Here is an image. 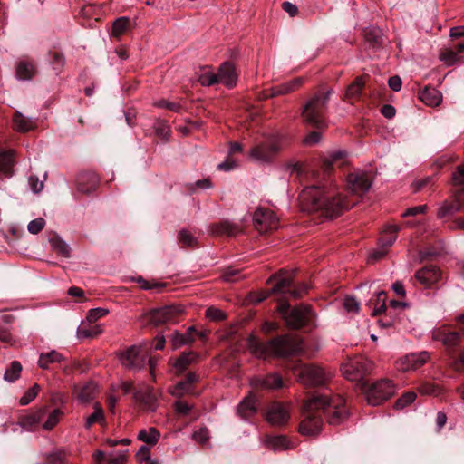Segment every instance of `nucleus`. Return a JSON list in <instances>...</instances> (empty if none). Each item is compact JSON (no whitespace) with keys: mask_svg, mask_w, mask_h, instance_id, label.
<instances>
[{"mask_svg":"<svg viewBox=\"0 0 464 464\" xmlns=\"http://www.w3.org/2000/svg\"><path fill=\"white\" fill-rule=\"evenodd\" d=\"M45 226V220L43 218H37L29 222L27 230L33 235L38 234Z\"/></svg>","mask_w":464,"mask_h":464,"instance_id":"50","label":"nucleus"},{"mask_svg":"<svg viewBox=\"0 0 464 464\" xmlns=\"http://www.w3.org/2000/svg\"><path fill=\"white\" fill-rule=\"evenodd\" d=\"M197 359L196 353L189 352L182 353L176 361L174 367L179 372L184 371L189 364Z\"/></svg>","mask_w":464,"mask_h":464,"instance_id":"38","label":"nucleus"},{"mask_svg":"<svg viewBox=\"0 0 464 464\" xmlns=\"http://www.w3.org/2000/svg\"><path fill=\"white\" fill-rule=\"evenodd\" d=\"M297 371L298 381L304 385H321L331 377L330 372L314 365H303Z\"/></svg>","mask_w":464,"mask_h":464,"instance_id":"10","label":"nucleus"},{"mask_svg":"<svg viewBox=\"0 0 464 464\" xmlns=\"http://www.w3.org/2000/svg\"><path fill=\"white\" fill-rule=\"evenodd\" d=\"M13 164V152L0 154V173L9 174Z\"/></svg>","mask_w":464,"mask_h":464,"instance_id":"42","label":"nucleus"},{"mask_svg":"<svg viewBox=\"0 0 464 464\" xmlns=\"http://www.w3.org/2000/svg\"><path fill=\"white\" fill-rule=\"evenodd\" d=\"M135 398L140 401L149 411H154L157 408L156 394L149 386H144L142 389L135 392Z\"/></svg>","mask_w":464,"mask_h":464,"instance_id":"20","label":"nucleus"},{"mask_svg":"<svg viewBox=\"0 0 464 464\" xmlns=\"http://www.w3.org/2000/svg\"><path fill=\"white\" fill-rule=\"evenodd\" d=\"M373 369V362L366 358L353 359L342 366L343 375L353 382H357L360 389L365 386L367 382L364 376L369 374Z\"/></svg>","mask_w":464,"mask_h":464,"instance_id":"6","label":"nucleus"},{"mask_svg":"<svg viewBox=\"0 0 464 464\" xmlns=\"http://www.w3.org/2000/svg\"><path fill=\"white\" fill-rule=\"evenodd\" d=\"M237 166V162L230 155L221 163L218 164V168L220 170L229 171Z\"/></svg>","mask_w":464,"mask_h":464,"instance_id":"58","label":"nucleus"},{"mask_svg":"<svg viewBox=\"0 0 464 464\" xmlns=\"http://www.w3.org/2000/svg\"><path fill=\"white\" fill-rule=\"evenodd\" d=\"M431 337L435 341H440L444 345L452 347L457 345L461 338L460 332L449 331L447 325L434 328L431 331Z\"/></svg>","mask_w":464,"mask_h":464,"instance_id":"16","label":"nucleus"},{"mask_svg":"<svg viewBox=\"0 0 464 464\" xmlns=\"http://www.w3.org/2000/svg\"><path fill=\"white\" fill-rule=\"evenodd\" d=\"M63 359V357L61 353L56 351H51L40 355L38 364L41 368L47 369L50 363L60 362Z\"/></svg>","mask_w":464,"mask_h":464,"instance_id":"32","label":"nucleus"},{"mask_svg":"<svg viewBox=\"0 0 464 464\" xmlns=\"http://www.w3.org/2000/svg\"><path fill=\"white\" fill-rule=\"evenodd\" d=\"M244 277L245 276L241 275V271L234 267H227L222 274V278L227 282H237Z\"/></svg>","mask_w":464,"mask_h":464,"instance_id":"44","label":"nucleus"},{"mask_svg":"<svg viewBox=\"0 0 464 464\" xmlns=\"http://www.w3.org/2000/svg\"><path fill=\"white\" fill-rule=\"evenodd\" d=\"M415 277L421 284L430 285L439 280L440 272L436 266H430L417 271Z\"/></svg>","mask_w":464,"mask_h":464,"instance_id":"22","label":"nucleus"},{"mask_svg":"<svg viewBox=\"0 0 464 464\" xmlns=\"http://www.w3.org/2000/svg\"><path fill=\"white\" fill-rule=\"evenodd\" d=\"M303 82L302 78H296L273 89L271 96L286 94L295 91Z\"/></svg>","mask_w":464,"mask_h":464,"instance_id":"31","label":"nucleus"},{"mask_svg":"<svg viewBox=\"0 0 464 464\" xmlns=\"http://www.w3.org/2000/svg\"><path fill=\"white\" fill-rule=\"evenodd\" d=\"M199 83L203 86H210L218 83V74L208 68H202L198 78Z\"/></svg>","mask_w":464,"mask_h":464,"instance_id":"36","label":"nucleus"},{"mask_svg":"<svg viewBox=\"0 0 464 464\" xmlns=\"http://www.w3.org/2000/svg\"><path fill=\"white\" fill-rule=\"evenodd\" d=\"M126 459V451H113L107 457L110 464H122Z\"/></svg>","mask_w":464,"mask_h":464,"instance_id":"52","label":"nucleus"},{"mask_svg":"<svg viewBox=\"0 0 464 464\" xmlns=\"http://www.w3.org/2000/svg\"><path fill=\"white\" fill-rule=\"evenodd\" d=\"M108 313H109V310L106 308H102V307L93 308L88 312L86 320L89 323L92 324V323H95L100 318L105 316Z\"/></svg>","mask_w":464,"mask_h":464,"instance_id":"48","label":"nucleus"},{"mask_svg":"<svg viewBox=\"0 0 464 464\" xmlns=\"http://www.w3.org/2000/svg\"><path fill=\"white\" fill-rule=\"evenodd\" d=\"M191 391V385L188 384L187 382H179L171 391L174 396H182L185 393H188Z\"/></svg>","mask_w":464,"mask_h":464,"instance_id":"53","label":"nucleus"},{"mask_svg":"<svg viewBox=\"0 0 464 464\" xmlns=\"http://www.w3.org/2000/svg\"><path fill=\"white\" fill-rule=\"evenodd\" d=\"M171 341L173 343L174 348H178L181 345L191 343L194 339L193 337H189L176 332L173 334Z\"/></svg>","mask_w":464,"mask_h":464,"instance_id":"49","label":"nucleus"},{"mask_svg":"<svg viewBox=\"0 0 464 464\" xmlns=\"http://www.w3.org/2000/svg\"><path fill=\"white\" fill-rule=\"evenodd\" d=\"M266 420L275 426L286 423L290 419V407L281 402L272 403L266 412Z\"/></svg>","mask_w":464,"mask_h":464,"instance_id":"15","label":"nucleus"},{"mask_svg":"<svg viewBox=\"0 0 464 464\" xmlns=\"http://www.w3.org/2000/svg\"><path fill=\"white\" fill-rule=\"evenodd\" d=\"M237 227L228 221H225L220 224L219 232L222 234H226L228 237L235 236L237 233Z\"/></svg>","mask_w":464,"mask_h":464,"instance_id":"56","label":"nucleus"},{"mask_svg":"<svg viewBox=\"0 0 464 464\" xmlns=\"http://www.w3.org/2000/svg\"><path fill=\"white\" fill-rule=\"evenodd\" d=\"M419 392L423 394H430L437 396L440 393V390L438 386L431 383H425L419 387Z\"/></svg>","mask_w":464,"mask_h":464,"instance_id":"57","label":"nucleus"},{"mask_svg":"<svg viewBox=\"0 0 464 464\" xmlns=\"http://www.w3.org/2000/svg\"><path fill=\"white\" fill-rule=\"evenodd\" d=\"M343 306L349 313H358L360 309V304L354 297H346L343 300Z\"/></svg>","mask_w":464,"mask_h":464,"instance_id":"54","label":"nucleus"},{"mask_svg":"<svg viewBox=\"0 0 464 464\" xmlns=\"http://www.w3.org/2000/svg\"><path fill=\"white\" fill-rule=\"evenodd\" d=\"M247 347L252 354L262 359L292 355L303 348L301 339L289 334L277 336L266 343H262L255 335H250Z\"/></svg>","mask_w":464,"mask_h":464,"instance_id":"3","label":"nucleus"},{"mask_svg":"<svg viewBox=\"0 0 464 464\" xmlns=\"http://www.w3.org/2000/svg\"><path fill=\"white\" fill-rule=\"evenodd\" d=\"M364 37L372 46H378L382 42V32L378 27H369L365 30Z\"/></svg>","mask_w":464,"mask_h":464,"instance_id":"35","label":"nucleus"},{"mask_svg":"<svg viewBox=\"0 0 464 464\" xmlns=\"http://www.w3.org/2000/svg\"><path fill=\"white\" fill-rule=\"evenodd\" d=\"M430 359L428 352L410 353L396 362V367L401 372L415 371L424 365Z\"/></svg>","mask_w":464,"mask_h":464,"instance_id":"14","label":"nucleus"},{"mask_svg":"<svg viewBox=\"0 0 464 464\" xmlns=\"http://www.w3.org/2000/svg\"><path fill=\"white\" fill-rule=\"evenodd\" d=\"M101 333H102V329L98 325L89 326V327L84 326V325H80L77 329L76 334H77L78 338L82 339V338L95 337L98 334H100Z\"/></svg>","mask_w":464,"mask_h":464,"instance_id":"41","label":"nucleus"},{"mask_svg":"<svg viewBox=\"0 0 464 464\" xmlns=\"http://www.w3.org/2000/svg\"><path fill=\"white\" fill-rule=\"evenodd\" d=\"M277 311L287 326L294 329H298L312 324L315 317V314L311 309L310 305L301 304L297 307L291 308L287 301H282L277 307Z\"/></svg>","mask_w":464,"mask_h":464,"instance_id":"4","label":"nucleus"},{"mask_svg":"<svg viewBox=\"0 0 464 464\" xmlns=\"http://www.w3.org/2000/svg\"><path fill=\"white\" fill-rule=\"evenodd\" d=\"M129 24V18L127 17H120L115 20L112 24V34L115 37L121 36L125 30L127 29Z\"/></svg>","mask_w":464,"mask_h":464,"instance_id":"43","label":"nucleus"},{"mask_svg":"<svg viewBox=\"0 0 464 464\" xmlns=\"http://www.w3.org/2000/svg\"><path fill=\"white\" fill-rule=\"evenodd\" d=\"M309 285L307 284H301L295 289L290 292L291 295L295 298H301L308 292Z\"/></svg>","mask_w":464,"mask_h":464,"instance_id":"62","label":"nucleus"},{"mask_svg":"<svg viewBox=\"0 0 464 464\" xmlns=\"http://www.w3.org/2000/svg\"><path fill=\"white\" fill-rule=\"evenodd\" d=\"M452 180L455 185L461 186L464 184V165L457 168L452 174Z\"/></svg>","mask_w":464,"mask_h":464,"instance_id":"60","label":"nucleus"},{"mask_svg":"<svg viewBox=\"0 0 464 464\" xmlns=\"http://www.w3.org/2000/svg\"><path fill=\"white\" fill-rule=\"evenodd\" d=\"M347 184L352 193L362 196L372 186L371 175L363 170H355L347 177Z\"/></svg>","mask_w":464,"mask_h":464,"instance_id":"12","label":"nucleus"},{"mask_svg":"<svg viewBox=\"0 0 464 464\" xmlns=\"http://www.w3.org/2000/svg\"><path fill=\"white\" fill-rule=\"evenodd\" d=\"M300 199L307 210H323L330 218L338 216L351 206L335 188L325 186L305 188L300 194Z\"/></svg>","mask_w":464,"mask_h":464,"instance_id":"2","label":"nucleus"},{"mask_svg":"<svg viewBox=\"0 0 464 464\" xmlns=\"http://www.w3.org/2000/svg\"><path fill=\"white\" fill-rule=\"evenodd\" d=\"M419 98L429 106H437L442 100V96L439 91L428 87L419 92Z\"/></svg>","mask_w":464,"mask_h":464,"instance_id":"23","label":"nucleus"},{"mask_svg":"<svg viewBox=\"0 0 464 464\" xmlns=\"http://www.w3.org/2000/svg\"><path fill=\"white\" fill-rule=\"evenodd\" d=\"M193 438L199 443H205L209 438V432L207 428H200L193 433Z\"/></svg>","mask_w":464,"mask_h":464,"instance_id":"59","label":"nucleus"},{"mask_svg":"<svg viewBox=\"0 0 464 464\" xmlns=\"http://www.w3.org/2000/svg\"><path fill=\"white\" fill-rule=\"evenodd\" d=\"M415 398L416 395L414 392H407L396 401L394 406L396 409H403L410 403L413 402Z\"/></svg>","mask_w":464,"mask_h":464,"instance_id":"51","label":"nucleus"},{"mask_svg":"<svg viewBox=\"0 0 464 464\" xmlns=\"http://www.w3.org/2000/svg\"><path fill=\"white\" fill-rule=\"evenodd\" d=\"M365 85V77L364 76H358L355 78L353 82H352L345 93V97L348 99L356 98L361 94V92L362 88Z\"/></svg>","mask_w":464,"mask_h":464,"instance_id":"29","label":"nucleus"},{"mask_svg":"<svg viewBox=\"0 0 464 464\" xmlns=\"http://www.w3.org/2000/svg\"><path fill=\"white\" fill-rule=\"evenodd\" d=\"M238 414L243 419H247L256 411V399L253 394H249L238 405L237 408Z\"/></svg>","mask_w":464,"mask_h":464,"instance_id":"25","label":"nucleus"},{"mask_svg":"<svg viewBox=\"0 0 464 464\" xmlns=\"http://www.w3.org/2000/svg\"><path fill=\"white\" fill-rule=\"evenodd\" d=\"M274 280H276V285L271 290V293L275 294H284L286 293L289 287L293 284V279L290 276L280 274L275 277ZM272 280V278L270 279Z\"/></svg>","mask_w":464,"mask_h":464,"instance_id":"28","label":"nucleus"},{"mask_svg":"<svg viewBox=\"0 0 464 464\" xmlns=\"http://www.w3.org/2000/svg\"><path fill=\"white\" fill-rule=\"evenodd\" d=\"M14 128L18 131H27L34 128V121L16 111L13 118Z\"/></svg>","mask_w":464,"mask_h":464,"instance_id":"27","label":"nucleus"},{"mask_svg":"<svg viewBox=\"0 0 464 464\" xmlns=\"http://www.w3.org/2000/svg\"><path fill=\"white\" fill-rule=\"evenodd\" d=\"M52 249L58 253L59 255L63 256V257H69L71 253V247L70 246L63 241V239L59 237L53 238L50 241Z\"/></svg>","mask_w":464,"mask_h":464,"instance_id":"37","label":"nucleus"},{"mask_svg":"<svg viewBox=\"0 0 464 464\" xmlns=\"http://www.w3.org/2000/svg\"><path fill=\"white\" fill-rule=\"evenodd\" d=\"M255 227L260 233H266L278 227V219L271 210L257 208L253 218Z\"/></svg>","mask_w":464,"mask_h":464,"instance_id":"13","label":"nucleus"},{"mask_svg":"<svg viewBox=\"0 0 464 464\" xmlns=\"http://www.w3.org/2000/svg\"><path fill=\"white\" fill-rule=\"evenodd\" d=\"M282 149L283 143L281 138L273 136L265 142L253 148L250 152V157L257 162H269Z\"/></svg>","mask_w":464,"mask_h":464,"instance_id":"9","label":"nucleus"},{"mask_svg":"<svg viewBox=\"0 0 464 464\" xmlns=\"http://www.w3.org/2000/svg\"><path fill=\"white\" fill-rule=\"evenodd\" d=\"M36 73V68L33 61L23 59L15 65V77L19 81H30Z\"/></svg>","mask_w":464,"mask_h":464,"instance_id":"19","label":"nucleus"},{"mask_svg":"<svg viewBox=\"0 0 464 464\" xmlns=\"http://www.w3.org/2000/svg\"><path fill=\"white\" fill-rule=\"evenodd\" d=\"M138 455L140 459L148 462V464H159L157 460L151 459L150 457V449L147 446H141Z\"/></svg>","mask_w":464,"mask_h":464,"instance_id":"61","label":"nucleus"},{"mask_svg":"<svg viewBox=\"0 0 464 464\" xmlns=\"http://www.w3.org/2000/svg\"><path fill=\"white\" fill-rule=\"evenodd\" d=\"M45 417V408H41L38 411L24 416L20 421L21 426L25 429H34L36 425L40 424Z\"/></svg>","mask_w":464,"mask_h":464,"instance_id":"24","label":"nucleus"},{"mask_svg":"<svg viewBox=\"0 0 464 464\" xmlns=\"http://www.w3.org/2000/svg\"><path fill=\"white\" fill-rule=\"evenodd\" d=\"M369 404L376 406L390 399L395 392V386L390 380L382 379L372 385L365 383L361 389Z\"/></svg>","mask_w":464,"mask_h":464,"instance_id":"7","label":"nucleus"},{"mask_svg":"<svg viewBox=\"0 0 464 464\" xmlns=\"http://www.w3.org/2000/svg\"><path fill=\"white\" fill-rule=\"evenodd\" d=\"M319 409L326 411L331 425H338L348 417L345 401L342 396L336 395L333 398H328L326 395L313 396L304 404V419L299 426L302 435L314 436L319 433L322 420L314 412Z\"/></svg>","mask_w":464,"mask_h":464,"instance_id":"1","label":"nucleus"},{"mask_svg":"<svg viewBox=\"0 0 464 464\" xmlns=\"http://www.w3.org/2000/svg\"><path fill=\"white\" fill-rule=\"evenodd\" d=\"M182 311V308L179 305H166L144 314L142 319L145 323L159 326L167 323H175L177 316L179 315Z\"/></svg>","mask_w":464,"mask_h":464,"instance_id":"8","label":"nucleus"},{"mask_svg":"<svg viewBox=\"0 0 464 464\" xmlns=\"http://www.w3.org/2000/svg\"><path fill=\"white\" fill-rule=\"evenodd\" d=\"M40 391V386L34 384L32 388L25 392V393L20 399L21 405H27L37 396Z\"/></svg>","mask_w":464,"mask_h":464,"instance_id":"47","label":"nucleus"},{"mask_svg":"<svg viewBox=\"0 0 464 464\" xmlns=\"http://www.w3.org/2000/svg\"><path fill=\"white\" fill-rule=\"evenodd\" d=\"M206 316L212 321H221L225 319V314L218 308L209 307L206 310Z\"/></svg>","mask_w":464,"mask_h":464,"instance_id":"55","label":"nucleus"},{"mask_svg":"<svg viewBox=\"0 0 464 464\" xmlns=\"http://www.w3.org/2000/svg\"><path fill=\"white\" fill-rule=\"evenodd\" d=\"M22 365L19 362L14 361L10 366L5 370L4 379L9 382L16 381L21 374Z\"/></svg>","mask_w":464,"mask_h":464,"instance_id":"39","label":"nucleus"},{"mask_svg":"<svg viewBox=\"0 0 464 464\" xmlns=\"http://www.w3.org/2000/svg\"><path fill=\"white\" fill-rule=\"evenodd\" d=\"M147 354L141 352V347L133 345L119 355L121 363L126 369L137 372L145 366Z\"/></svg>","mask_w":464,"mask_h":464,"instance_id":"11","label":"nucleus"},{"mask_svg":"<svg viewBox=\"0 0 464 464\" xmlns=\"http://www.w3.org/2000/svg\"><path fill=\"white\" fill-rule=\"evenodd\" d=\"M237 73L235 67L230 63H224L220 65L218 73V82L222 83L227 87H233L237 82Z\"/></svg>","mask_w":464,"mask_h":464,"instance_id":"18","label":"nucleus"},{"mask_svg":"<svg viewBox=\"0 0 464 464\" xmlns=\"http://www.w3.org/2000/svg\"><path fill=\"white\" fill-rule=\"evenodd\" d=\"M98 392V386L94 382H88L75 387L74 393L82 402H88L92 400Z\"/></svg>","mask_w":464,"mask_h":464,"instance_id":"21","label":"nucleus"},{"mask_svg":"<svg viewBox=\"0 0 464 464\" xmlns=\"http://www.w3.org/2000/svg\"><path fill=\"white\" fill-rule=\"evenodd\" d=\"M63 415V411L60 409H54L48 413L46 420L43 422L42 427L44 430H49L55 427Z\"/></svg>","mask_w":464,"mask_h":464,"instance_id":"40","label":"nucleus"},{"mask_svg":"<svg viewBox=\"0 0 464 464\" xmlns=\"http://www.w3.org/2000/svg\"><path fill=\"white\" fill-rule=\"evenodd\" d=\"M266 443L274 450H285L294 447L293 443L285 436L267 437Z\"/></svg>","mask_w":464,"mask_h":464,"instance_id":"26","label":"nucleus"},{"mask_svg":"<svg viewBox=\"0 0 464 464\" xmlns=\"http://www.w3.org/2000/svg\"><path fill=\"white\" fill-rule=\"evenodd\" d=\"M252 386L266 390H275L284 387V382L277 373H271L266 376L255 377L251 381Z\"/></svg>","mask_w":464,"mask_h":464,"instance_id":"17","label":"nucleus"},{"mask_svg":"<svg viewBox=\"0 0 464 464\" xmlns=\"http://www.w3.org/2000/svg\"><path fill=\"white\" fill-rule=\"evenodd\" d=\"M160 432L153 427L148 430H141L138 434V439L147 444L156 445L160 439Z\"/></svg>","mask_w":464,"mask_h":464,"instance_id":"30","label":"nucleus"},{"mask_svg":"<svg viewBox=\"0 0 464 464\" xmlns=\"http://www.w3.org/2000/svg\"><path fill=\"white\" fill-rule=\"evenodd\" d=\"M331 94V91L325 93L316 94L308 102L302 111V116L305 122L317 129L325 127V122L322 118V112L324 108L327 105Z\"/></svg>","mask_w":464,"mask_h":464,"instance_id":"5","label":"nucleus"},{"mask_svg":"<svg viewBox=\"0 0 464 464\" xmlns=\"http://www.w3.org/2000/svg\"><path fill=\"white\" fill-rule=\"evenodd\" d=\"M28 182H29L32 191L34 193L40 192L44 188V183L42 181H39L34 177H30L28 179Z\"/></svg>","mask_w":464,"mask_h":464,"instance_id":"64","label":"nucleus"},{"mask_svg":"<svg viewBox=\"0 0 464 464\" xmlns=\"http://www.w3.org/2000/svg\"><path fill=\"white\" fill-rule=\"evenodd\" d=\"M398 231V227L396 226H389L382 235V237L379 240V244L382 246L386 247L387 249L396 241L397 236L396 232Z\"/></svg>","mask_w":464,"mask_h":464,"instance_id":"34","label":"nucleus"},{"mask_svg":"<svg viewBox=\"0 0 464 464\" xmlns=\"http://www.w3.org/2000/svg\"><path fill=\"white\" fill-rule=\"evenodd\" d=\"M66 459L63 450H55L46 455V462L48 464H63Z\"/></svg>","mask_w":464,"mask_h":464,"instance_id":"46","label":"nucleus"},{"mask_svg":"<svg viewBox=\"0 0 464 464\" xmlns=\"http://www.w3.org/2000/svg\"><path fill=\"white\" fill-rule=\"evenodd\" d=\"M462 52H464V44H458L456 51L450 50L441 54L440 59L449 63H453L459 60V53Z\"/></svg>","mask_w":464,"mask_h":464,"instance_id":"45","label":"nucleus"},{"mask_svg":"<svg viewBox=\"0 0 464 464\" xmlns=\"http://www.w3.org/2000/svg\"><path fill=\"white\" fill-rule=\"evenodd\" d=\"M103 421V410L99 403H95L94 411L86 418L84 427L85 429H90L94 423H102Z\"/></svg>","mask_w":464,"mask_h":464,"instance_id":"33","label":"nucleus"},{"mask_svg":"<svg viewBox=\"0 0 464 464\" xmlns=\"http://www.w3.org/2000/svg\"><path fill=\"white\" fill-rule=\"evenodd\" d=\"M179 240L185 245V246H192L194 244V237L190 235L189 232L186 230H181L179 233Z\"/></svg>","mask_w":464,"mask_h":464,"instance_id":"63","label":"nucleus"}]
</instances>
